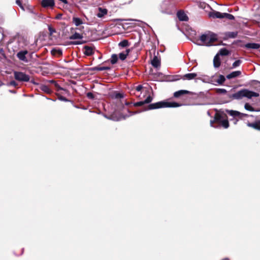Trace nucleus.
Wrapping results in <instances>:
<instances>
[{"label": "nucleus", "instance_id": "1", "mask_svg": "<svg viewBox=\"0 0 260 260\" xmlns=\"http://www.w3.org/2000/svg\"><path fill=\"white\" fill-rule=\"evenodd\" d=\"M210 125L215 128H218L222 126L224 128H227L229 126V123L228 119H225L223 115L216 113L214 119L210 121Z\"/></svg>", "mask_w": 260, "mask_h": 260}, {"label": "nucleus", "instance_id": "2", "mask_svg": "<svg viewBox=\"0 0 260 260\" xmlns=\"http://www.w3.org/2000/svg\"><path fill=\"white\" fill-rule=\"evenodd\" d=\"M258 96L259 94L257 92L244 89L232 94V97L235 99L240 100L242 99L243 98L251 99L252 97H257Z\"/></svg>", "mask_w": 260, "mask_h": 260}, {"label": "nucleus", "instance_id": "3", "mask_svg": "<svg viewBox=\"0 0 260 260\" xmlns=\"http://www.w3.org/2000/svg\"><path fill=\"white\" fill-rule=\"evenodd\" d=\"M179 106V104L177 103H169L161 101L149 105L147 109L152 110L165 107H177Z\"/></svg>", "mask_w": 260, "mask_h": 260}, {"label": "nucleus", "instance_id": "4", "mask_svg": "<svg viewBox=\"0 0 260 260\" xmlns=\"http://www.w3.org/2000/svg\"><path fill=\"white\" fill-rule=\"evenodd\" d=\"M216 36L215 34H204L200 37V40L204 45L210 46L212 43L216 40Z\"/></svg>", "mask_w": 260, "mask_h": 260}, {"label": "nucleus", "instance_id": "5", "mask_svg": "<svg viewBox=\"0 0 260 260\" xmlns=\"http://www.w3.org/2000/svg\"><path fill=\"white\" fill-rule=\"evenodd\" d=\"M13 74L15 79L18 81L28 82L29 81V76L24 72L14 71Z\"/></svg>", "mask_w": 260, "mask_h": 260}, {"label": "nucleus", "instance_id": "6", "mask_svg": "<svg viewBox=\"0 0 260 260\" xmlns=\"http://www.w3.org/2000/svg\"><path fill=\"white\" fill-rule=\"evenodd\" d=\"M27 54L28 51L27 50H21L17 53L16 56L20 60L26 63L28 62L26 57V55Z\"/></svg>", "mask_w": 260, "mask_h": 260}, {"label": "nucleus", "instance_id": "7", "mask_svg": "<svg viewBox=\"0 0 260 260\" xmlns=\"http://www.w3.org/2000/svg\"><path fill=\"white\" fill-rule=\"evenodd\" d=\"M226 113L229 114L230 115L233 116V117H240L241 118L243 116H246V114H243L238 112L237 111L232 110H226Z\"/></svg>", "mask_w": 260, "mask_h": 260}, {"label": "nucleus", "instance_id": "8", "mask_svg": "<svg viewBox=\"0 0 260 260\" xmlns=\"http://www.w3.org/2000/svg\"><path fill=\"white\" fill-rule=\"evenodd\" d=\"M177 17L179 20L186 21L188 20V17L186 14L182 11H179L177 13Z\"/></svg>", "mask_w": 260, "mask_h": 260}, {"label": "nucleus", "instance_id": "9", "mask_svg": "<svg viewBox=\"0 0 260 260\" xmlns=\"http://www.w3.org/2000/svg\"><path fill=\"white\" fill-rule=\"evenodd\" d=\"M209 16L213 18H223V13L213 11L209 13Z\"/></svg>", "mask_w": 260, "mask_h": 260}, {"label": "nucleus", "instance_id": "10", "mask_svg": "<svg viewBox=\"0 0 260 260\" xmlns=\"http://www.w3.org/2000/svg\"><path fill=\"white\" fill-rule=\"evenodd\" d=\"M42 6L44 8L52 7L54 5V0H42Z\"/></svg>", "mask_w": 260, "mask_h": 260}, {"label": "nucleus", "instance_id": "11", "mask_svg": "<svg viewBox=\"0 0 260 260\" xmlns=\"http://www.w3.org/2000/svg\"><path fill=\"white\" fill-rule=\"evenodd\" d=\"M224 36L223 37L224 39H228L229 38H235L237 37L238 35L237 31H228L224 33Z\"/></svg>", "mask_w": 260, "mask_h": 260}, {"label": "nucleus", "instance_id": "12", "mask_svg": "<svg viewBox=\"0 0 260 260\" xmlns=\"http://www.w3.org/2000/svg\"><path fill=\"white\" fill-rule=\"evenodd\" d=\"M84 53L85 55L89 56L94 52V48L91 46H85L84 47Z\"/></svg>", "mask_w": 260, "mask_h": 260}, {"label": "nucleus", "instance_id": "13", "mask_svg": "<svg viewBox=\"0 0 260 260\" xmlns=\"http://www.w3.org/2000/svg\"><path fill=\"white\" fill-rule=\"evenodd\" d=\"M99 12L96 16L99 18H102L103 16L107 14L108 10L106 9L99 7L98 8Z\"/></svg>", "mask_w": 260, "mask_h": 260}, {"label": "nucleus", "instance_id": "14", "mask_svg": "<svg viewBox=\"0 0 260 260\" xmlns=\"http://www.w3.org/2000/svg\"><path fill=\"white\" fill-rule=\"evenodd\" d=\"M151 64L154 68H157L160 66V61L159 59L156 56H154L151 60Z\"/></svg>", "mask_w": 260, "mask_h": 260}, {"label": "nucleus", "instance_id": "15", "mask_svg": "<svg viewBox=\"0 0 260 260\" xmlns=\"http://www.w3.org/2000/svg\"><path fill=\"white\" fill-rule=\"evenodd\" d=\"M197 76V74L192 73H188L184 75L182 77V79L183 80H192L194 79Z\"/></svg>", "mask_w": 260, "mask_h": 260}, {"label": "nucleus", "instance_id": "16", "mask_svg": "<svg viewBox=\"0 0 260 260\" xmlns=\"http://www.w3.org/2000/svg\"><path fill=\"white\" fill-rule=\"evenodd\" d=\"M128 116H129V115H128V116L119 115L118 116H117L116 115V114H113V115H112L109 117V119H111V120H112L113 121H120V120H121L122 119H124L126 117H128Z\"/></svg>", "mask_w": 260, "mask_h": 260}, {"label": "nucleus", "instance_id": "17", "mask_svg": "<svg viewBox=\"0 0 260 260\" xmlns=\"http://www.w3.org/2000/svg\"><path fill=\"white\" fill-rule=\"evenodd\" d=\"M190 92L186 90H180L174 93V96L175 98H179L183 94H188Z\"/></svg>", "mask_w": 260, "mask_h": 260}, {"label": "nucleus", "instance_id": "18", "mask_svg": "<svg viewBox=\"0 0 260 260\" xmlns=\"http://www.w3.org/2000/svg\"><path fill=\"white\" fill-rule=\"evenodd\" d=\"M245 47L247 49H257L260 47V45L257 43H247Z\"/></svg>", "mask_w": 260, "mask_h": 260}, {"label": "nucleus", "instance_id": "19", "mask_svg": "<svg viewBox=\"0 0 260 260\" xmlns=\"http://www.w3.org/2000/svg\"><path fill=\"white\" fill-rule=\"evenodd\" d=\"M241 72L239 71H234V72H233L229 74V75H228L226 76V78L228 79H231L234 78H236V77L239 76V75H241Z\"/></svg>", "mask_w": 260, "mask_h": 260}, {"label": "nucleus", "instance_id": "20", "mask_svg": "<svg viewBox=\"0 0 260 260\" xmlns=\"http://www.w3.org/2000/svg\"><path fill=\"white\" fill-rule=\"evenodd\" d=\"M213 64L215 68H218L220 66V60L218 54H217L214 57Z\"/></svg>", "mask_w": 260, "mask_h": 260}, {"label": "nucleus", "instance_id": "21", "mask_svg": "<svg viewBox=\"0 0 260 260\" xmlns=\"http://www.w3.org/2000/svg\"><path fill=\"white\" fill-rule=\"evenodd\" d=\"M129 52V49H126L125 51L121 52L119 54V57L121 60H124Z\"/></svg>", "mask_w": 260, "mask_h": 260}, {"label": "nucleus", "instance_id": "22", "mask_svg": "<svg viewBox=\"0 0 260 260\" xmlns=\"http://www.w3.org/2000/svg\"><path fill=\"white\" fill-rule=\"evenodd\" d=\"M40 88L41 90L44 91V92L46 93L50 94L51 93V90L49 88V87L44 84H41L40 86Z\"/></svg>", "mask_w": 260, "mask_h": 260}, {"label": "nucleus", "instance_id": "23", "mask_svg": "<svg viewBox=\"0 0 260 260\" xmlns=\"http://www.w3.org/2000/svg\"><path fill=\"white\" fill-rule=\"evenodd\" d=\"M83 38V36L82 34H80L78 32H75L73 35L69 37L70 40H75V39H81Z\"/></svg>", "mask_w": 260, "mask_h": 260}, {"label": "nucleus", "instance_id": "24", "mask_svg": "<svg viewBox=\"0 0 260 260\" xmlns=\"http://www.w3.org/2000/svg\"><path fill=\"white\" fill-rule=\"evenodd\" d=\"M73 22L77 26H78L80 25L83 23L81 19H80V18H78V17H75L73 18Z\"/></svg>", "mask_w": 260, "mask_h": 260}, {"label": "nucleus", "instance_id": "25", "mask_svg": "<svg viewBox=\"0 0 260 260\" xmlns=\"http://www.w3.org/2000/svg\"><path fill=\"white\" fill-rule=\"evenodd\" d=\"M217 54H218V56L219 55L222 56H225L229 54V51L225 48H222L219 50Z\"/></svg>", "mask_w": 260, "mask_h": 260}, {"label": "nucleus", "instance_id": "26", "mask_svg": "<svg viewBox=\"0 0 260 260\" xmlns=\"http://www.w3.org/2000/svg\"><path fill=\"white\" fill-rule=\"evenodd\" d=\"M225 80V78L224 76L223 75H220L217 80V82L218 84L221 85L224 82Z\"/></svg>", "mask_w": 260, "mask_h": 260}, {"label": "nucleus", "instance_id": "27", "mask_svg": "<svg viewBox=\"0 0 260 260\" xmlns=\"http://www.w3.org/2000/svg\"><path fill=\"white\" fill-rule=\"evenodd\" d=\"M248 125L250 127H252L255 129L260 130V123H249L248 124Z\"/></svg>", "mask_w": 260, "mask_h": 260}, {"label": "nucleus", "instance_id": "28", "mask_svg": "<svg viewBox=\"0 0 260 260\" xmlns=\"http://www.w3.org/2000/svg\"><path fill=\"white\" fill-rule=\"evenodd\" d=\"M223 18H225L229 20H234L235 19L233 15L226 13H223Z\"/></svg>", "mask_w": 260, "mask_h": 260}, {"label": "nucleus", "instance_id": "29", "mask_svg": "<svg viewBox=\"0 0 260 260\" xmlns=\"http://www.w3.org/2000/svg\"><path fill=\"white\" fill-rule=\"evenodd\" d=\"M118 60V56L116 54H113L111 56V63L113 64L116 63Z\"/></svg>", "mask_w": 260, "mask_h": 260}, {"label": "nucleus", "instance_id": "30", "mask_svg": "<svg viewBox=\"0 0 260 260\" xmlns=\"http://www.w3.org/2000/svg\"><path fill=\"white\" fill-rule=\"evenodd\" d=\"M119 46L122 47H125L128 45V42L126 40H124L122 41H121L118 44Z\"/></svg>", "mask_w": 260, "mask_h": 260}, {"label": "nucleus", "instance_id": "31", "mask_svg": "<svg viewBox=\"0 0 260 260\" xmlns=\"http://www.w3.org/2000/svg\"><path fill=\"white\" fill-rule=\"evenodd\" d=\"M241 62H242V61L240 60H236L233 63V65H232L233 68H236L237 67H239L241 64Z\"/></svg>", "mask_w": 260, "mask_h": 260}, {"label": "nucleus", "instance_id": "32", "mask_svg": "<svg viewBox=\"0 0 260 260\" xmlns=\"http://www.w3.org/2000/svg\"><path fill=\"white\" fill-rule=\"evenodd\" d=\"M244 108L246 110L253 111H254L253 108L248 103L245 104Z\"/></svg>", "mask_w": 260, "mask_h": 260}, {"label": "nucleus", "instance_id": "33", "mask_svg": "<svg viewBox=\"0 0 260 260\" xmlns=\"http://www.w3.org/2000/svg\"><path fill=\"white\" fill-rule=\"evenodd\" d=\"M54 85L56 87V90L58 91H59V90H64L65 91H67L66 89L61 87L57 82L55 83V84Z\"/></svg>", "mask_w": 260, "mask_h": 260}, {"label": "nucleus", "instance_id": "34", "mask_svg": "<svg viewBox=\"0 0 260 260\" xmlns=\"http://www.w3.org/2000/svg\"><path fill=\"white\" fill-rule=\"evenodd\" d=\"M110 69L109 67H96L95 70L98 71H104V70H108Z\"/></svg>", "mask_w": 260, "mask_h": 260}, {"label": "nucleus", "instance_id": "35", "mask_svg": "<svg viewBox=\"0 0 260 260\" xmlns=\"http://www.w3.org/2000/svg\"><path fill=\"white\" fill-rule=\"evenodd\" d=\"M152 101V98L149 95L146 98V99L144 101V104H148L150 103Z\"/></svg>", "mask_w": 260, "mask_h": 260}, {"label": "nucleus", "instance_id": "36", "mask_svg": "<svg viewBox=\"0 0 260 260\" xmlns=\"http://www.w3.org/2000/svg\"><path fill=\"white\" fill-rule=\"evenodd\" d=\"M7 85L8 86H13L16 87L18 85V84L16 81L13 80V81H10L9 83H8L7 84Z\"/></svg>", "mask_w": 260, "mask_h": 260}, {"label": "nucleus", "instance_id": "37", "mask_svg": "<svg viewBox=\"0 0 260 260\" xmlns=\"http://www.w3.org/2000/svg\"><path fill=\"white\" fill-rule=\"evenodd\" d=\"M57 96H58V100L60 101H63V102H68L69 101V100L67 99H66L65 97H64L63 96H61L59 94H57Z\"/></svg>", "mask_w": 260, "mask_h": 260}, {"label": "nucleus", "instance_id": "38", "mask_svg": "<svg viewBox=\"0 0 260 260\" xmlns=\"http://www.w3.org/2000/svg\"><path fill=\"white\" fill-rule=\"evenodd\" d=\"M87 97L90 100H93L94 98V95L91 92H87L86 94Z\"/></svg>", "mask_w": 260, "mask_h": 260}, {"label": "nucleus", "instance_id": "39", "mask_svg": "<svg viewBox=\"0 0 260 260\" xmlns=\"http://www.w3.org/2000/svg\"><path fill=\"white\" fill-rule=\"evenodd\" d=\"M16 3L21 8L22 10H24V7L22 6L21 2L20 0H16Z\"/></svg>", "mask_w": 260, "mask_h": 260}, {"label": "nucleus", "instance_id": "40", "mask_svg": "<svg viewBox=\"0 0 260 260\" xmlns=\"http://www.w3.org/2000/svg\"><path fill=\"white\" fill-rule=\"evenodd\" d=\"M144 104V101H140L137 103H134V105L135 106H141Z\"/></svg>", "mask_w": 260, "mask_h": 260}, {"label": "nucleus", "instance_id": "41", "mask_svg": "<svg viewBox=\"0 0 260 260\" xmlns=\"http://www.w3.org/2000/svg\"><path fill=\"white\" fill-rule=\"evenodd\" d=\"M217 92L219 93L224 94L226 93V90L225 89L219 88L217 89Z\"/></svg>", "mask_w": 260, "mask_h": 260}, {"label": "nucleus", "instance_id": "42", "mask_svg": "<svg viewBox=\"0 0 260 260\" xmlns=\"http://www.w3.org/2000/svg\"><path fill=\"white\" fill-rule=\"evenodd\" d=\"M142 88H143L142 85H138V86H137L136 87V90H137V91H141V89H142Z\"/></svg>", "mask_w": 260, "mask_h": 260}, {"label": "nucleus", "instance_id": "43", "mask_svg": "<svg viewBox=\"0 0 260 260\" xmlns=\"http://www.w3.org/2000/svg\"><path fill=\"white\" fill-rule=\"evenodd\" d=\"M117 98H123V95L121 93H117L116 95Z\"/></svg>", "mask_w": 260, "mask_h": 260}, {"label": "nucleus", "instance_id": "44", "mask_svg": "<svg viewBox=\"0 0 260 260\" xmlns=\"http://www.w3.org/2000/svg\"><path fill=\"white\" fill-rule=\"evenodd\" d=\"M49 31L50 32L51 34H52V33L55 32L54 29H53L51 27H49Z\"/></svg>", "mask_w": 260, "mask_h": 260}, {"label": "nucleus", "instance_id": "45", "mask_svg": "<svg viewBox=\"0 0 260 260\" xmlns=\"http://www.w3.org/2000/svg\"><path fill=\"white\" fill-rule=\"evenodd\" d=\"M48 82H49V83H50L53 84L54 85L55 84V83H56V82L55 81L53 80H49Z\"/></svg>", "mask_w": 260, "mask_h": 260}, {"label": "nucleus", "instance_id": "46", "mask_svg": "<svg viewBox=\"0 0 260 260\" xmlns=\"http://www.w3.org/2000/svg\"><path fill=\"white\" fill-rule=\"evenodd\" d=\"M72 44L76 45V44H80L81 43L78 41H76V42H73Z\"/></svg>", "mask_w": 260, "mask_h": 260}, {"label": "nucleus", "instance_id": "47", "mask_svg": "<svg viewBox=\"0 0 260 260\" xmlns=\"http://www.w3.org/2000/svg\"><path fill=\"white\" fill-rule=\"evenodd\" d=\"M9 92H11V93H16V92L15 90H9Z\"/></svg>", "mask_w": 260, "mask_h": 260}, {"label": "nucleus", "instance_id": "48", "mask_svg": "<svg viewBox=\"0 0 260 260\" xmlns=\"http://www.w3.org/2000/svg\"><path fill=\"white\" fill-rule=\"evenodd\" d=\"M61 16V15L57 16L56 17V18H57V19H59V18L60 17V16Z\"/></svg>", "mask_w": 260, "mask_h": 260}, {"label": "nucleus", "instance_id": "49", "mask_svg": "<svg viewBox=\"0 0 260 260\" xmlns=\"http://www.w3.org/2000/svg\"><path fill=\"white\" fill-rule=\"evenodd\" d=\"M129 104H130V103H128V102H126V103H125V105H129Z\"/></svg>", "mask_w": 260, "mask_h": 260}, {"label": "nucleus", "instance_id": "50", "mask_svg": "<svg viewBox=\"0 0 260 260\" xmlns=\"http://www.w3.org/2000/svg\"><path fill=\"white\" fill-rule=\"evenodd\" d=\"M31 82L33 84H36V82L35 81H31Z\"/></svg>", "mask_w": 260, "mask_h": 260}]
</instances>
